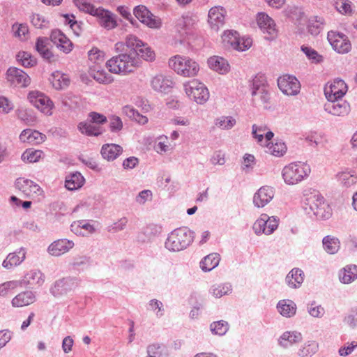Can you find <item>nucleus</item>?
<instances>
[{
    "mask_svg": "<svg viewBox=\"0 0 357 357\" xmlns=\"http://www.w3.org/2000/svg\"><path fill=\"white\" fill-rule=\"evenodd\" d=\"M208 64L212 70L220 74H225L229 71V65L227 60L220 56H214L208 59Z\"/></svg>",
    "mask_w": 357,
    "mask_h": 357,
    "instance_id": "nucleus-34",
    "label": "nucleus"
},
{
    "mask_svg": "<svg viewBox=\"0 0 357 357\" xmlns=\"http://www.w3.org/2000/svg\"><path fill=\"white\" fill-rule=\"evenodd\" d=\"M17 60L25 68H31L36 64V59L27 52H20Z\"/></svg>",
    "mask_w": 357,
    "mask_h": 357,
    "instance_id": "nucleus-50",
    "label": "nucleus"
},
{
    "mask_svg": "<svg viewBox=\"0 0 357 357\" xmlns=\"http://www.w3.org/2000/svg\"><path fill=\"white\" fill-rule=\"evenodd\" d=\"M50 82L54 89L59 90L68 86L70 79L67 75L56 71L52 74Z\"/></svg>",
    "mask_w": 357,
    "mask_h": 357,
    "instance_id": "nucleus-40",
    "label": "nucleus"
},
{
    "mask_svg": "<svg viewBox=\"0 0 357 357\" xmlns=\"http://www.w3.org/2000/svg\"><path fill=\"white\" fill-rule=\"evenodd\" d=\"M133 14L142 23L150 28H159L161 25L160 19L155 16L145 6L139 5L133 9Z\"/></svg>",
    "mask_w": 357,
    "mask_h": 357,
    "instance_id": "nucleus-13",
    "label": "nucleus"
},
{
    "mask_svg": "<svg viewBox=\"0 0 357 357\" xmlns=\"http://www.w3.org/2000/svg\"><path fill=\"white\" fill-rule=\"evenodd\" d=\"M89 119L91 123L103 124L107 122V117L103 114L91 112L89 114Z\"/></svg>",
    "mask_w": 357,
    "mask_h": 357,
    "instance_id": "nucleus-64",
    "label": "nucleus"
},
{
    "mask_svg": "<svg viewBox=\"0 0 357 357\" xmlns=\"http://www.w3.org/2000/svg\"><path fill=\"white\" fill-rule=\"evenodd\" d=\"M266 152L275 156H282L286 152L287 147L284 142H278L275 144L268 143L266 144Z\"/></svg>",
    "mask_w": 357,
    "mask_h": 357,
    "instance_id": "nucleus-48",
    "label": "nucleus"
},
{
    "mask_svg": "<svg viewBox=\"0 0 357 357\" xmlns=\"http://www.w3.org/2000/svg\"><path fill=\"white\" fill-rule=\"evenodd\" d=\"M12 28L15 31V36L18 37H25L29 33V28L26 24H15L13 25Z\"/></svg>",
    "mask_w": 357,
    "mask_h": 357,
    "instance_id": "nucleus-63",
    "label": "nucleus"
},
{
    "mask_svg": "<svg viewBox=\"0 0 357 357\" xmlns=\"http://www.w3.org/2000/svg\"><path fill=\"white\" fill-rule=\"evenodd\" d=\"M222 39L226 46L238 51L249 49L252 43L250 38H240L238 33L232 30L225 31L222 36Z\"/></svg>",
    "mask_w": 357,
    "mask_h": 357,
    "instance_id": "nucleus-9",
    "label": "nucleus"
},
{
    "mask_svg": "<svg viewBox=\"0 0 357 357\" xmlns=\"http://www.w3.org/2000/svg\"><path fill=\"white\" fill-rule=\"evenodd\" d=\"M337 178L340 183L347 188H349L356 182V176L350 172H342L337 174Z\"/></svg>",
    "mask_w": 357,
    "mask_h": 357,
    "instance_id": "nucleus-52",
    "label": "nucleus"
},
{
    "mask_svg": "<svg viewBox=\"0 0 357 357\" xmlns=\"http://www.w3.org/2000/svg\"><path fill=\"white\" fill-rule=\"evenodd\" d=\"M308 312L313 317H322L325 310L321 305H316V303L314 302L308 307Z\"/></svg>",
    "mask_w": 357,
    "mask_h": 357,
    "instance_id": "nucleus-60",
    "label": "nucleus"
},
{
    "mask_svg": "<svg viewBox=\"0 0 357 357\" xmlns=\"http://www.w3.org/2000/svg\"><path fill=\"white\" fill-rule=\"evenodd\" d=\"M278 222L279 219L277 217H269L267 214L262 213L255 222L252 229L257 236L262 234L270 235L278 228Z\"/></svg>",
    "mask_w": 357,
    "mask_h": 357,
    "instance_id": "nucleus-10",
    "label": "nucleus"
},
{
    "mask_svg": "<svg viewBox=\"0 0 357 357\" xmlns=\"http://www.w3.org/2000/svg\"><path fill=\"white\" fill-rule=\"evenodd\" d=\"M324 26V20L321 17L313 16L309 20L308 31L314 36L318 35L323 29Z\"/></svg>",
    "mask_w": 357,
    "mask_h": 357,
    "instance_id": "nucleus-44",
    "label": "nucleus"
},
{
    "mask_svg": "<svg viewBox=\"0 0 357 357\" xmlns=\"http://www.w3.org/2000/svg\"><path fill=\"white\" fill-rule=\"evenodd\" d=\"M301 50L310 60H312L315 63H320L323 60L322 56L310 47L303 45Z\"/></svg>",
    "mask_w": 357,
    "mask_h": 357,
    "instance_id": "nucleus-56",
    "label": "nucleus"
},
{
    "mask_svg": "<svg viewBox=\"0 0 357 357\" xmlns=\"http://www.w3.org/2000/svg\"><path fill=\"white\" fill-rule=\"evenodd\" d=\"M93 77L95 80L103 84H109L114 81L112 76L106 73L104 70L95 72L93 75Z\"/></svg>",
    "mask_w": 357,
    "mask_h": 357,
    "instance_id": "nucleus-57",
    "label": "nucleus"
},
{
    "mask_svg": "<svg viewBox=\"0 0 357 357\" xmlns=\"http://www.w3.org/2000/svg\"><path fill=\"white\" fill-rule=\"evenodd\" d=\"M126 47L137 58L140 56L148 61H152L155 59V53L151 48L135 36L130 35L126 37L125 43L119 42L115 44L116 51L126 50Z\"/></svg>",
    "mask_w": 357,
    "mask_h": 357,
    "instance_id": "nucleus-4",
    "label": "nucleus"
},
{
    "mask_svg": "<svg viewBox=\"0 0 357 357\" xmlns=\"http://www.w3.org/2000/svg\"><path fill=\"white\" fill-rule=\"evenodd\" d=\"M109 128L112 132H118L123 128V123L119 116H112L109 118Z\"/></svg>",
    "mask_w": 357,
    "mask_h": 357,
    "instance_id": "nucleus-62",
    "label": "nucleus"
},
{
    "mask_svg": "<svg viewBox=\"0 0 357 357\" xmlns=\"http://www.w3.org/2000/svg\"><path fill=\"white\" fill-rule=\"evenodd\" d=\"M340 280L344 284H349L357 278V266L349 265L340 271L339 274Z\"/></svg>",
    "mask_w": 357,
    "mask_h": 357,
    "instance_id": "nucleus-38",
    "label": "nucleus"
},
{
    "mask_svg": "<svg viewBox=\"0 0 357 357\" xmlns=\"http://www.w3.org/2000/svg\"><path fill=\"white\" fill-rule=\"evenodd\" d=\"M50 40L61 51L66 54H68L73 50V43L59 29L52 31Z\"/></svg>",
    "mask_w": 357,
    "mask_h": 357,
    "instance_id": "nucleus-22",
    "label": "nucleus"
},
{
    "mask_svg": "<svg viewBox=\"0 0 357 357\" xmlns=\"http://www.w3.org/2000/svg\"><path fill=\"white\" fill-rule=\"evenodd\" d=\"M347 91V85L340 79H335L329 86L324 88L327 100L342 98Z\"/></svg>",
    "mask_w": 357,
    "mask_h": 357,
    "instance_id": "nucleus-19",
    "label": "nucleus"
},
{
    "mask_svg": "<svg viewBox=\"0 0 357 357\" xmlns=\"http://www.w3.org/2000/svg\"><path fill=\"white\" fill-rule=\"evenodd\" d=\"M303 340L302 334L298 331H286L279 338V344L283 348H288L294 344Z\"/></svg>",
    "mask_w": 357,
    "mask_h": 357,
    "instance_id": "nucleus-30",
    "label": "nucleus"
},
{
    "mask_svg": "<svg viewBox=\"0 0 357 357\" xmlns=\"http://www.w3.org/2000/svg\"><path fill=\"white\" fill-rule=\"evenodd\" d=\"M169 66L178 75L183 77L196 76L199 70V64L192 59L176 55L169 60Z\"/></svg>",
    "mask_w": 357,
    "mask_h": 357,
    "instance_id": "nucleus-7",
    "label": "nucleus"
},
{
    "mask_svg": "<svg viewBox=\"0 0 357 357\" xmlns=\"http://www.w3.org/2000/svg\"><path fill=\"white\" fill-rule=\"evenodd\" d=\"M303 208L306 213H312L319 220H328L332 215L331 206L318 192L311 193L305 197Z\"/></svg>",
    "mask_w": 357,
    "mask_h": 357,
    "instance_id": "nucleus-5",
    "label": "nucleus"
},
{
    "mask_svg": "<svg viewBox=\"0 0 357 357\" xmlns=\"http://www.w3.org/2000/svg\"><path fill=\"white\" fill-rule=\"evenodd\" d=\"M15 186L27 197L38 195L40 193V187L33 181L19 178L15 181Z\"/></svg>",
    "mask_w": 357,
    "mask_h": 357,
    "instance_id": "nucleus-25",
    "label": "nucleus"
},
{
    "mask_svg": "<svg viewBox=\"0 0 357 357\" xmlns=\"http://www.w3.org/2000/svg\"><path fill=\"white\" fill-rule=\"evenodd\" d=\"M125 48L126 50L121 51V54L106 62V66L110 73L125 75L133 72L140 66L139 59L135 56L130 49L126 47Z\"/></svg>",
    "mask_w": 357,
    "mask_h": 357,
    "instance_id": "nucleus-1",
    "label": "nucleus"
},
{
    "mask_svg": "<svg viewBox=\"0 0 357 357\" xmlns=\"http://www.w3.org/2000/svg\"><path fill=\"white\" fill-rule=\"evenodd\" d=\"M322 243L324 250L330 255L337 253L340 248L339 239L330 235L324 237Z\"/></svg>",
    "mask_w": 357,
    "mask_h": 357,
    "instance_id": "nucleus-42",
    "label": "nucleus"
},
{
    "mask_svg": "<svg viewBox=\"0 0 357 357\" xmlns=\"http://www.w3.org/2000/svg\"><path fill=\"white\" fill-rule=\"evenodd\" d=\"M278 312L286 317H293L296 312V305L291 300L280 301L277 305Z\"/></svg>",
    "mask_w": 357,
    "mask_h": 357,
    "instance_id": "nucleus-36",
    "label": "nucleus"
},
{
    "mask_svg": "<svg viewBox=\"0 0 357 357\" xmlns=\"http://www.w3.org/2000/svg\"><path fill=\"white\" fill-rule=\"evenodd\" d=\"M194 239V232L185 227L175 229L168 234L165 247L170 252H179L186 249Z\"/></svg>",
    "mask_w": 357,
    "mask_h": 357,
    "instance_id": "nucleus-3",
    "label": "nucleus"
},
{
    "mask_svg": "<svg viewBox=\"0 0 357 357\" xmlns=\"http://www.w3.org/2000/svg\"><path fill=\"white\" fill-rule=\"evenodd\" d=\"M232 287L229 283L214 284L211 287L210 292L215 298H221L231 293Z\"/></svg>",
    "mask_w": 357,
    "mask_h": 357,
    "instance_id": "nucleus-45",
    "label": "nucleus"
},
{
    "mask_svg": "<svg viewBox=\"0 0 357 357\" xmlns=\"http://www.w3.org/2000/svg\"><path fill=\"white\" fill-rule=\"evenodd\" d=\"M123 112L128 116L130 119H132L142 125H144L148 122L146 116L140 114L138 111L131 106L126 105L123 108Z\"/></svg>",
    "mask_w": 357,
    "mask_h": 357,
    "instance_id": "nucleus-46",
    "label": "nucleus"
},
{
    "mask_svg": "<svg viewBox=\"0 0 357 357\" xmlns=\"http://www.w3.org/2000/svg\"><path fill=\"white\" fill-rule=\"evenodd\" d=\"M318 351V344L314 341L305 343L298 351L301 357L312 356Z\"/></svg>",
    "mask_w": 357,
    "mask_h": 357,
    "instance_id": "nucleus-51",
    "label": "nucleus"
},
{
    "mask_svg": "<svg viewBox=\"0 0 357 357\" xmlns=\"http://www.w3.org/2000/svg\"><path fill=\"white\" fill-rule=\"evenodd\" d=\"M6 78L10 84L19 87H26L31 83L30 77L22 70L10 67L7 70Z\"/></svg>",
    "mask_w": 357,
    "mask_h": 357,
    "instance_id": "nucleus-18",
    "label": "nucleus"
},
{
    "mask_svg": "<svg viewBox=\"0 0 357 357\" xmlns=\"http://www.w3.org/2000/svg\"><path fill=\"white\" fill-rule=\"evenodd\" d=\"M20 139L24 143L38 144L43 142L45 139V135L38 130L31 129L24 130L20 135Z\"/></svg>",
    "mask_w": 357,
    "mask_h": 357,
    "instance_id": "nucleus-27",
    "label": "nucleus"
},
{
    "mask_svg": "<svg viewBox=\"0 0 357 357\" xmlns=\"http://www.w3.org/2000/svg\"><path fill=\"white\" fill-rule=\"evenodd\" d=\"M74 247V243L66 238L59 239L52 243L48 248V252L52 256H61L68 252Z\"/></svg>",
    "mask_w": 357,
    "mask_h": 357,
    "instance_id": "nucleus-26",
    "label": "nucleus"
},
{
    "mask_svg": "<svg viewBox=\"0 0 357 357\" xmlns=\"http://www.w3.org/2000/svg\"><path fill=\"white\" fill-rule=\"evenodd\" d=\"M42 155L43 151L40 150L27 149L22 155V159L23 161L36 162L41 158Z\"/></svg>",
    "mask_w": 357,
    "mask_h": 357,
    "instance_id": "nucleus-55",
    "label": "nucleus"
},
{
    "mask_svg": "<svg viewBox=\"0 0 357 357\" xmlns=\"http://www.w3.org/2000/svg\"><path fill=\"white\" fill-rule=\"evenodd\" d=\"M275 190L273 187L264 185L253 196V204L257 208H263L274 197Z\"/></svg>",
    "mask_w": 357,
    "mask_h": 357,
    "instance_id": "nucleus-21",
    "label": "nucleus"
},
{
    "mask_svg": "<svg viewBox=\"0 0 357 357\" xmlns=\"http://www.w3.org/2000/svg\"><path fill=\"white\" fill-rule=\"evenodd\" d=\"M45 281V276L38 270H31L24 278V282L30 285H42Z\"/></svg>",
    "mask_w": 357,
    "mask_h": 357,
    "instance_id": "nucleus-43",
    "label": "nucleus"
},
{
    "mask_svg": "<svg viewBox=\"0 0 357 357\" xmlns=\"http://www.w3.org/2000/svg\"><path fill=\"white\" fill-rule=\"evenodd\" d=\"M128 222V219L126 217H122L117 221L109 225L107 228L108 232L117 233L126 229Z\"/></svg>",
    "mask_w": 357,
    "mask_h": 357,
    "instance_id": "nucleus-54",
    "label": "nucleus"
},
{
    "mask_svg": "<svg viewBox=\"0 0 357 357\" xmlns=\"http://www.w3.org/2000/svg\"><path fill=\"white\" fill-rule=\"evenodd\" d=\"M79 131L87 136H99L102 134V130L100 126H93L91 123L87 121H82L77 125Z\"/></svg>",
    "mask_w": 357,
    "mask_h": 357,
    "instance_id": "nucleus-39",
    "label": "nucleus"
},
{
    "mask_svg": "<svg viewBox=\"0 0 357 357\" xmlns=\"http://www.w3.org/2000/svg\"><path fill=\"white\" fill-rule=\"evenodd\" d=\"M25 254L26 252L22 248H20L18 252L10 253L3 260L2 266L7 269H10L20 265L24 260Z\"/></svg>",
    "mask_w": 357,
    "mask_h": 357,
    "instance_id": "nucleus-33",
    "label": "nucleus"
},
{
    "mask_svg": "<svg viewBox=\"0 0 357 357\" xmlns=\"http://www.w3.org/2000/svg\"><path fill=\"white\" fill-rule=\"evenodd\" d=\"M75 6L82 12L89 13L95 16L99 8H96L93 4L88 2L87 0H73Z\"/></svg>",
    "mask_w": 357,
    "mask_h": 357,
    "instance_id": "nucleus-47",
    "label": "nucleus"
},
{
    "mask_svg": "<svg viewBox=\"0 0 357 357\" xmlns=\"http://www.w3.org/2000/svg\"><path fill=\"white\" fill-rule=\"evenodd\" d=\"M310 167L301 162H291L284 166L282 170V176L287 185H296L309 176Z\"/></svg>",
    "mask_w": 357,
    "mask_h": 357,
    "instance_id": "nucleus-6",
    "label": "nucleus"
},
{
    "mask_svg": "<svg viewBox=\"0 0 357 357\" xmlns=\"http://www.w3.org/2000/svg\"><path fill=\"white\" fill-rule=\"evenodd\" d=\"M18 285L17 281H8L0 284V296H6Z\"/></svg>",
    "mask_w": 357,
    "mask_h": 357,
    "instance_id": "nucleus-59",
    "label": "nucleus"
},
{
    "mask_svg": "<svg viewBox=\"0 0 357 357\" xmlns=\"http://www.w3.org/2000/svg\"><path fill=\"white\" fill-rule=\"evenodd\" d=\"M36 301L35 294L31 291H24L15 296L12 301L14 307H22L29 305Z\"/></svg>",
    "mask_w": 357,
    "mask_h": 357,
    "instance_id": "nucleus-29",
    "label": "nucleus"
},
{
    "mask_svg": "<svg viewBox=\"0 0 357 357\" xmlns=\"http://www.w3.org/2000/svg\"><path fill=\"white\" fill-rule=\"evenodd\" d=\"M225 10L221 6L211 8L208 12V22L211 29L218 31L225 23Z\"/></svg>",
    "mask_w": 357,
    "mask_h": 357,
    "instance_id": "nucleus-24",
    "label": "nucleus"
},
{
    "mask_svg": "<svg viewBox=\"0 0 357 357\" xmlns=\"http://www.w3.org/2000/svg\"><path fill=\"white\" fill-rule=\"evenodd\" d=\"M193 29L194 21L190 17L183 16L178 20L176 29L183 39H185L188 35L192 33Z\"/></svg>",
    "mask_w": 357,
    "mask_h": 357,
    "instance_id": "nucleus-28",
    "label": "nucleus"
},
{
    "mask_svg": "<svg viewBox=\"0 0 357 357\" xmlns=\"http://www.w3.org/2000/svg\"><path fill=\"white\" fill-rule=\"evenodd\" d=\"M257 21L259 28L264 33H267V36H264L266 40H271L275 38L277 35L275 24L268 15L264 13H259Z\"/></svg>",
    "mask_w": 357,
    "mask_h": 357,
    "instance_id": "nucleus-20",
    "label": "nucleus"
},
{
    "mask_svg": "<svg viewBox=\"0 0 357 357\" xmlns=\"http://www.w3.org/2000/svg\"><path fill=\"white\" fill-rule=\"evenodd\" d=\"M236 119L232 116H221L215 119V124L223 130L231 129L236 125Z\"/></svg>",
    "mask_w": 357,
    "mask_h": 357,
    "instance_id": "nucleus-53",
    "label": "nucleus"
},
{
    "mask_svg": "<svg viewBox=\"0 0 357 357\" xmlns=\"http://www.w3.org/2000/svg\"><path fill=\"white\" fill-rule=\"evenodd\" d=\"M123 152V148L116 144H106L102 146L101 155L104 159L113 161Z\"/></svg>",
    "mask_w": 357,
    "mask_h": 357,
    "instance_id": "nucleus-32",
    "label": "nucleus"
},
{
    "mask_svg": "<svg viewBox=\"0 0 357 357\" xmlns=\"http://www.w3.org/2000/svg\"><path fill=\"white\" fill-rule=\"evenodd\" d=\"M251 91V102L255 107H261L264 109L271 108V91L266 78L263 74H257L250 84Z\"/></svg>",
    "mask_w": 357,
    "mask_h": 357,
    "instance_id": "nucleus-2",
    "label": "nucleus"
},
{
    "mask_svg": "<svg viewBox=\"0 0 357 357\" xmlns=\"http://www.w3.org/2000/svg\"><path fill=\"white\" fill-rule=\"evenodd\" d=\"M304 272L298 268H293L286 276L285 281L289 287L292 289L299 288L304 281Z\"/></svg>",
    "mask_w": 357,
    "mask_h": 357,
    "instance_id": "nucleus-31",
    "label": "nucleus"
},
{
    "mask_svg": "<svg viewBox=\"0 0 357 357\" xmlns=\"http://www.w3.org/2000/svg\"><path fill=\"white\" fill-rule=\"evenodd\" d=\"M327 38L333 49L340 54L347 53L351 48V45L347 36L343 33L328 31Z\"/></svg>",
    "mask_w": 357,
    "mask_h": 357,
    "instance_id": "nucleus-11",
    "label": "nucleus"
},
{
    "mask_svg": "<svg viewBox=\"0 0 357 357\" xmlns=\"http://www.w3.org/2000/svg\"><path fill=\"white\" fill-rule=\"evenodd\" d=\"M78 286L77 280L75 278H63L53 284L50 291L54 297H59L74 290Z\"/></svg>",
    "mask_w": 357,
    "mask_h": 357,
    "instance_id": "nucleus-12",
    "label": "nucleus"
},
{
    "mask_svg": "<svg viewBox=\"0 0 357 357\" xmlns=\"http://www.w3.org/2000/svg\"><path fill=\"white\" fill-rule=\"evenodd\" d=\"M49 45V39L45 37H39L36 43V50L43 59L47 61H50L53 57V54L48 47Z\"/></svg>",
    "mask_w": 357,
    "mask_h": 357,
    "instance_id": "nucleus-37",
    "label": "nucleus"
},
{
    "mask_svg": "<svg viewBox=\"0 0 357 357\" xmlns=\"http://www.w3.org/2000/svg\"><path fill=\"white\" fill-rule=\"evenodd\" d=\"M104 53L97 47H93L89 52V59L94 63H99L103 61Z\"/></svg>",
    "mask_w": 357,
    "mask_h": 357,
    "instance_id": "nucleus-61",
    "label": "nucleus"
},
{
    "mask_svg": "<svg viewBox=\"0 0 357 357\" xmlns=\"http://www.w3.org/2000/svg\"><path fill=\"white\" fill-rule=\"evenodd\" d=\"M84 183V178L79 172H74L66 176L65 186L69 190L81 188Z\"/></svg>",
    "mask_w": 357,
    "mask_h": 357,
    "instance_id": "nucleus-35",
    "label": "nucleus"
},
{
    "mask_svg": "<svg viewBox=\"0 0 357 357\" xmlns=\"http://www.w3.org/2000/svg\"><path fill=\"white\" fill-rule=\"evenodd\" d=\"M28 99L35 107L43 113L52 114V101L45 94L38 91H31L29 93Z\"/></svg>",
    "mask_w": 357,
    "mask_h": 357,
    "instance_id": "nucleus-16",
    "label": "nucleus"
},
{
    "mask_svg": "<svg viewBox=\"0 0 357 357\" xmlns=\"http://www.w3.org/2000/svg\"><path fill=\"white\" fill-rule=\"evenodd\" d=\"M324 110L333 116H346L351 110L350 105L342 98L328 100L324 105Z\"/></svg>",
    "mask_w": 357,
    "mask_h": 357,
    "instance_id": "nucleus-14",
    "label": "nucleus"
},
{
    "mask_svg": "<svg viewBox=\"0 0 357 357\" xmlns=\"http://www.w3.org/2000/svg\"><path fill=\"white\" fill-rule=\"evenodd\" d=\"M229 328V324L223 320L213 321L210 325V330L213 335L222 336L227 333Z\"/></svg>",
    "mask_w": 357,
    "mask_h": 357,
    "instance_id": "nucleus-49",
    "label": "nucleus"
},
{
    "mask_svg": "<svg viewBox=\"0 0 357 357\" xmlns=\"http://www.w3.org/2000/svg\"><path fill=\"white\" fill-rule=\"evenodd\" d=\"M220 257L218 253H211L206 256L200 262V267L205 272L210 271L219 264Z\"/></svg>",
    "mask_w": 357,
    "mask_h": 357,
    "instance_id": "nucleus-41",
    "label": "nucleus"
},
{
    "mask_svg": "<svg viewBox=\"0 0 357 357\" xmlns=\"http://www.w3.org/2000/svg\"><path fill=\"white\" fill-rule=\"evenodd\" d=\"M278 85L280 91L287 96H295L301 89V84L297 78L289 75L279 77Z\"/></svg>",
    "mask_w": 357,
    "mask_h": 357,
    "instance_id": "nucleus-15",
    "label": "nucleus"
},
{
    "mask_svg": "<svg viewBox=\"0 0 357 357\" xmlns=\"http://www.w3.org/2000/svg\"><path fill=\"white\" fill-rule=\"evenodd\" d=\"M151 89L157 93H169L174 86V82L170 76L158 74L150 81Z\"/></svg>",
    "mask_w": 357,
    "mask_h": 357,
    "instance_id": "nucleus-17",
    "label": "nucleus"
},
{
    "mask_svg": "<svg viewBox=\"0 0 357 357\" xmlns=\"http://www.w3.org/2000/svg\"><path fill=\"white\" fill-rule=\"evenodd\" d=\"M95 17L98 18L99 24L107 30H112L118 26L116 16L101 7H99Z\"/></svg>",
    "mask_w": 357,
    "mask_h": 357,
    "instance_id": "nucleus-23",
    "label": "nucleus"
},
{
    "mask_svg": "<svg viewBox=\"0 0 357 357\" xmlns=\"http://www.w3.org/2000/svg\"><path fill=\"white\" fill-rule=\"evenodd\" d=\"M186 95L197 104L203 105L209 98V91L204 84L197 79H192L183 84Z\"/></svg>",
    "mask_w": 357,
    "mask_h": 357,
    "instance_id": "nucleus-8",
    "label": "nucleus"
},
{
    "mask_svg": "<svg viewBox=\"0 0 357 357\" xmlns=\"http://www.w3.org/2000/svg\"><path fill=\"white\" fill-rule=\"evenodd\" d=\"M31 22L37 29H43L48 26V21L45 20V17L39 14H33L31 17Z\"/></svg>",
    "mask_w": 357,
    "mask_h": 357,
    "instance_id": "nucleus-58",
    "label": "nucleus"
}]
</instances>
